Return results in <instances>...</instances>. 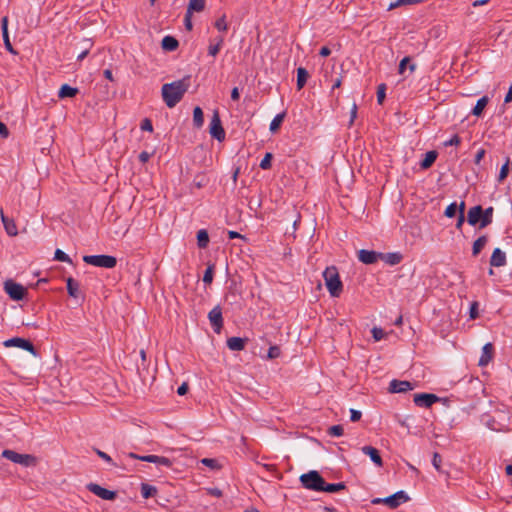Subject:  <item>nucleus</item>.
Returning a JSON list of instances; mask_svg holds the SVG:
<instances>
[{"label": "nucleus", "instance_id": "nucleus-1", "mask_svg": "<svg viewBox=\"0 0 512 512\" xmlns=\"http://www.w3.org/2000/svg\"><path fill=\"white\" fill-rule=\"evenodd\" d=\"M190 79V75H186L180 80L163 84L161 95L167 107L173 108L182 100L190 87Z\"/></svg>", "mask_w": 512, "mask_h": 512}, {"label": "nucleus", "instance_id": "nucleus-2", "mask_svg": "<svg viewBox=\"0 0 512 512\" xmlns=\"http://www.w3.org/2000/svg\"><path fill=\"white\" fill-rule=\"evenodd\" d=\"M325 285L332 297H339L343 291L338 269L335 266L327 267L323 272Z\"/></svg>", "mask_w": 512, "mask_h": 512}, {"label": "nucleus", "instance_id": "nucleus-3", "mask_svg": "<svg viewBox=\"0 0 512 512\" xmlns=\"http://www.w3.org/2000/svg\"><path fill=\"white\" fill-rule=\"evenodd\" d=\"M2 457L23 467H34L38 462L37 458L31 454H21L10 449L3 450Z\"/></svg>", "mask_w": 512, "mask_h": 512}, {"label": "nucleus", "instance_id": "nucleus-4", "mask_svg": "<svg viewBox=\"0 0 512 512\" xmlns=\"http://www.w3.org/2000/svg\"><path fill=\"white\" fill-rule=\"evenodd\" d=\"M303 487L309 490L322 491L324 479L318 471L312 470L300 476Z\"/></svg>", "mask_w": 512, "mask_h": 512}, {"label": "nucleus", "instance_id": "nucleus-5", "mask_svg": "<svg viewBox=\"0 0 512 512\" xmlns=\"http://www.w3.org/2000/svg\"><path fill=\"white\" fill-rule=\"evenodd\" d=\"M83 261L89 265L103 268H114L117 264V259L110 255H85Z\"/></svg>", "mask_w": 512, "mask_h": 512}, {"label": "nucleus", "instance_id": "nucleus-6", "mask_svg": "<svg viewBox=\"0 0 512 512\" xmlns=\"http://www.w3.org/2000/svg\"><path fill=\"white\" fill-rule=\"evenodd\" d=\"M409 496L404 491H397L393 495L385 498H375L372 500L373 504L384 503L391 509L399 507L402 503L409 501Z\"/></svg>", "mask_w": 512, "mask_h": 512}, {"label": "nucleus", "instance_id": "nucleus-7", "mask_svg": "<svg viewBox=\"0 0 512 512\" xmlns=\"http://www.w3.org/2000/svg\"><path fill=\"white\" fill-rule=\"evenodd\" d=\"M3 288L8 296L14 301L23 300L27 294L26 288L23 285L16 283L12 279L6 280L4 282Z\"/></svg>", "mask_w": 512, "mask_h": 512}, {"label": "nucleus", "instance_id": "nucleus-8", "mask_svg": "<svg viewBox=\"0 0 512 512\" xmlns=\"http://www.w3.org/2000/svg\"><path fill=\"white\" fill-rule=\"evenodd\" d=\"M211 136L218 141H223L225 139V130L222 126L219 112L217 110L214 111L211 122H210V130Z\"/></svg>", "mask_w": 512, "mask_h": 512}, {"label": "nucleus", "instance_id": "nucleus-9", "mask_svg": "<svg viewBox=\"0 0 512 512\" xmlns=\"http://www.w3.org/2000/svg\"><path fill=\"white\" fill-rule=\"evenodd\" d=\"M3 345L5 347L21 348L23 350L30 352L32 355L37 356V352H36L33 344L29 340L24 339V338L14 337V338L4 341Z\"/></svg>", "mask_w": 512, "mask_h": 512}, {"label": "nucleus", "instance_id": "nucleus-10", "mask_svg": "<svg viewBox=\"0 0 512 512\" xmlns=\"http://www.w3.org/2000/svg\"><path fill=\"white\" fill-rule=\"evenodd\" d=\"M128 457H130L132 459H137V460H140V461H145V462L155 463V464H158V465H163V466H166V467H170L172 465V461L169 458L162 457V456H157V455H144V456H141V455L135 454L133 452H130V453H128Z\"/></svg>", "mask_w": 512, "mask_h": 512}, {"label": "nucleus", "instance_id": "nucleus-11", "mask_svg": "<svg viewBox=\"0 0 512 512\" xmlns=\"http://www.w3.org/2000/svg\"><path fill=\"white\" fill-rule=\"evenodd\" d=\"M86 488L88 491L104 500L112 501L117 497V493L115 491L103 488L96 483H89L87 484Z\"/></svg>", "mask_w": 512, "mask_h": 512}, {"label": "nucleus", "instance_id": "nucleus-12", "mask_svg": "<svg viewBox=\"0 0 512 512\" xmlns=\"http://www.w3.org/2000/svg\"><path fill=\"white\" fill-rule=\"evenodd\" d=\"M208 319L211 323V326L216 333H220L221 329L223 327V316H222V310L220 306L214 307L209 313H208Z\"/></svg>", "mask_w": 512, "mask_h": 512}, {"label": "nucleus", "instance_id": "nucleus-13", "mask_svg": "<svg viewBox=\"0 0 512 512\" xmlns=\"http://www.w3.org/2000/svg\"><path fill=\"white\" fill-rule=\"evenodd\" d=\"M440 399L435 394L430 393H419L414 395V403L419 407L429 408Z\"/></svg>", "mask_w": 512, "mask_h": 512}, {"label": "nucleus", "instance_id": "nucleus-14", "mask_svg": "<svg viewBox=\"0 0 512 512\" xmlns=\"http://www.w3.org/2000/svg\"><path fill=\"white\" fill-rule=\"evenodd\" d=\"M414 389V385L406 380L393 379L390 384L388 391L390 393H404Z\"/></svg>", "mask_w": 512, "mask_h": 512}, {"label": "nucleus", "instance_id": "nucleus-15", "mask_svg": "<svg viewBox=\"0 0 512 512\" xmlns=\"http://www.w3.org/2000/svg\"><path fill=\"white\" fill-rule=\"evenodd\" d=\"M381 256V252L361 249L358 251V259L364 264H374Z\"/></svg>", "mask_w": 512, "mask_h": 512}, {"label": "nucleus", "instance_id": "nucleus-16", "mask_svg": "<svg viewBox=\"0 0 512 512\" xmlns=\"http://www.w3.org/2000/svg\"><path fill=\"white\" fill-rule=\"evenodd\" d=\"M0 216H1V221L3 223L5 232L9 236H11V237L17 236L18 235V229H17V226H16V223H15L14 219L9 218L8 216H6L4 214V212H3V209H0Z\"/></svg>", "mask_w": 512, "mask_h": 512}, {"label": "nucleus", "instance_id": "nucleus-17", "mask_svg": "<svg viewBox=\"0 0 512 512\" xmlns=\"http://www.w3.org/2000/svg\"><path fill=\"white\" fill-rule=\"evenodd\" d=\"M481 214H483V208L481 205L471 207L467 213V222L471 226H475L481 221Z\"/></svg>", "mask_w": 512, "mask_h": 512}, {"label": "nucleus", "instance_id": "nucleus-18", "mask_svg": "<svg viewBox=\"0 0 512 512\" xmlns=\"http://www.w3.org/2000/svg\"><path fill=\"white\" fill-rule=\"evenodd\" d=\"M494 356V347L492 343H486L482 348V354L479 359L478 365L481 367L487 366L489 362L493 359Z\"/></svg>", "mask_w": 512, "mask_h": 512}, {"label": "nucleus", "instance_id": "nucleus-19", "mask_svg": "<svg viewBox=\"0 0 512 512\" xmlns=\"http://www.w3.org/2000/svg\"><path fill=\"white\" fill-rule=\"evenodd\" d=\"M505 264L506 254L500 248H495L490 258V265L492 267H502Z\"/></svg>", "mask_w": 512, "mask_h": 512}, {"label": "nucleus", "instance_id": "nucleus-20", "mask_svg": "<svg viewBox=\"0 0 512 512\" xmlns=\"http://www.w3.org/2000/svg\"><path fill=\"white\" fill-rule=\"evenodd\" d=\"M361 450L365 455H368L370 457L371 461L374 464H376L378 467H381L383 465V461L380 456V453L376 448H374L372 446H364V447H362Z\"/></svg>", "mask_w": 512, "mask_h": 512}, {"label": "nucleus", "instance_id": "nucleus-21", "mask_svg": "<svg viewBox=\"0 0 512 512\" xmlns=\"http://www.w3.org/2000/svg\"><path fill=\"white\" fill-rule=\"evenodd\" d=\"M482 421L489 429H491L493 431L500 432V431H504L506 428V425L504 423L497 421L495 419V417H492L489 415L483 416Z\"/></svg>", "mask_w": 512, "mask_h": 512}, {"label": "nucleus", "instance_id": "nucleus-22", "mask_svg": "<svg viewBox=\"0 0 512 512\" xmlns=\"http://www.w3.org/2000/svg\"><path fill=\"white\" fill-rule=\"evenodd\" d=\"M247 342L246 338L231 337L227 339V347L232 351H242Z\"/></svg>", "mask_w": 512, "mask_h": 512}, {"label": "nucleus", "instance_id": "nucleus-23", "mask_svg": "<svg viewBox=\"0 0 512 512\" xmlns=\"http://www.w3.org/2000/svg\"><path fill=\"white\" fill-rule=\"evenodd\" d=\"M403 259V255L399 252L381 253L380 260L385 263L394 266L399 264Z\"/></svg>", "mask_w": 512, "mask_h": 512}, {"label": "nucleus", "instance_id": "nucleus-24", "mask_svg": "<svg viewBox=\"0 0 512 512\" xmlns=\"http://www.w3.org/2000/svg\"><path fill=\"white\" fill-rule=\"evenodd\" d=\"M493 213H494V208L492 206H490L486 209H483V214H481L482 216H481L479 229L486 228L487 226H489L492 223Z\"/></svg>", "mask_w": 512, "mask_h": 512}, {"label": "nucleus", "instance_id": "nucleus-25", "mask_svg": "<svg viewBox=\"0 0 512 512\" xmlns=\"http://www.w3.org/2000/svg\"><path fill=\"white\" fill-rule=\"evenodd\" d=\"M161 46L165 51H174L178 48V40L172 36H165L162 39Z\"/></svg>", "mask_w": 512, "mask_h": 512}, {"label": "nucleus", "instance_id": "nucleus-26", "mask_svg": "<svg viewBox=\"0 0 512 512\" xmlns=\"http://www.w3.org/2000/svg\"><path fill=\"white\" fill-rule=\"evenodd\" d=\"M437 156H438V153L436 151H434V150L428 151L425 154L424 159L421 161L420 167L422 169L430 168L433 165V163L435 162V160L437 159Z\"/></svg>", "mask_w": 512, "mask_h": 512}, {"label": "nucleus", "instance_id": "nucleus-27", "mask_svg": "<svg viewBox=\"0 0 512 512\" xmlns=\"http://www.w3.org/2000/svg\"><path fill=\"white\" fill-rule=\"evenodd\" d=\"M78 92L79 91L77 88L71 87L68 84H63L58 92V97L61 99L67 98V97L71 98V97L76 96Z\"/></svg>", "mask_w": 512, "mask_h": 512}, {"label": "nucleus", "instance_id": "nucleus-28", "mask_svg": "<svg viewBox=\"0 0 512 512\" xmlns=\"http://www.w3.org/2000/svg\"><path fill=\"white\" fill-rule=\"evenodd\" d=\"M488 242V237L486 235H482L479 238H477L472 246V255L477 256L481 250L485 247V245Z\"/></svg>", "mask_w": 512, "mask_h": 512}, {"label": "nucleus", "instance_id": "nucleus-29", "mask_svg": "<svg viewBox=\"0 0 512 512\" xmlns=\"http://www.w3.org/2000/svg\"><path fill=\"white\" fill-rule=\"evenodd\" d=\"M67 292L69 296L77 298L79 296V283L72 277L67 278Z\"/></svg>", "mask_w": 512, "mask_h": 512}, {"label": "nucleus", "instance_id": "nucleus-30", "mask_svg": "<svg viewBox=\"0 0 512 512\" xmlns=\"http://www.w3.org/2000/svg\"><path fill=\"white\" fill-rule=\"evenodd\" d=\"M205 0H190L187 11L189 14H193V12H201L205 9Z\"/></svg>", "mask_w": 512, "mask_h": 512}, {"label": "nucleus", "instance_id": "nucleus-31", "mask_svg": "<svg viewBox=\"0 0 512 512\" xmlns=\"http://www.w3.org/2000/svg\"><path fill=\"white\" fill-rule=\"evenodd\" d=\"M308 77H309V74L305 68L299 67L297 69V89L298 90H301L305 86Z\"/></svg>", "mask_w": 512, "mask_h": 512}, {"label": "nucleus", "instance_id": "nucleus-32", "mask_svg": "<svg viewBox=\"0 0 512 512\" xmlns=\"http://www.w3.org/2000/svg\"><path fill=\"white\" fill-rule=\"evenodd\" d=\"M489 102V98L487 96H483L481 97L480 99H478L476 105L474 106L473 110H472V114L474 116H480L484 110V108L486 107V105L488 104Z\"/></svg>", "mask_w": 512, "mask_h": 512}, {"label": "nucleus", "instance_id": "nucleus-33", "mask_svg": "<svg viewBox=\"0 0 512 512\" xmlns=\"http://www.w3.org/2000/svg\"><path fill=\"white\" fill-rule=\"evenodd\" d=\"M157 494V488L147 483L141 484V495L143 498L148 499Z\"/></svg>", "mask_w": 512, "mask_h": 512}, {"label": "nucleus", "instance_id": "nucleus-34", "mask_svg": "<svg viewBox=\"0 0 512 512\" xmlns=\"http://www.w3.org/2000/svg\"><path fill=\"white\" fill-rule=\"evenodd\" d=\"M209 243V235L205 229H201L197 232V244L199 248H206Z\"/></svg>", "mask_w": 512, "mask_h": 512}, {"label": "nucleus", "instance_id": "nucleus-35", "mask_svg": "<svg viewBox=\"0 0 512 512\" xmlns=\"http://www.w3.org/2000/svg\"><path fill=\"white\" fill-rule=\"evenodd\" d=\"M204 123V115L202 109L197 106L193 110V124L195 127L200 128Z\"/></svg>", "mask_w": 512, "mask_h": 512}, {"label": "nucleus", "instance_id": "nucleus-36", "mask_svg": "<svg viewBox=\"0 0 512 512\" xmlns=\"http://www.w3.org/2000/svg\"><path fill=\"white\" fill-rule=\"evenodd\" d=\"M285 116H286V113L282 112L280 114H277L273 118V120L270 123V127H269V129L272 133L276 132L280 128L282 122L284 121Z\"/></svg>", "mask_w": 512, "mask_h": 512}, {"label": "nucleus", "instance_id": "nucleus-37", "mask_svg": "<svg viewBox=\"0 0 512 512\" xmlns=\"http://www.w3.org/2000/svg\"><path fill=\"white\" fill-rule=\"evenodd\" d=\"M345 487L346 486H345V484L343 482L327 484L324 481V485H323L322 491L323 492H328V493H334V492H338L340 490L345 489Z\"/></svg>", "mask_w": 512, "mask_h": 512}, {"label": "nucleus", "instance_id": "nucleus-38", "mask_svg": "<svg viewBox=\"0 0 512 512\" xmlns=\"http://www.w3.org/2000/svg\"><path fill=\"white\" fill-rule=\"evenodd\" d=\"M214 276V264H209L203 275V282L205 284H211Z\"/></svg>", "mask_w": 512, "mask_h": 512}, {"label": "nucleus", "instance_id": "nucleus-39", "mask_svg": "<svg viewBox=\"0 0 512 512\" xmlns=\"http://www.w3.org/2000/svg\"><path fill=\"white\" fill-rule=\"evenodd\" d=\"M432 465L439 473H446L442 469V457L439 453L435 452L432 458Z\"/></svg>", "mask_w": 512, "mask_h": 512}, {"label": "nucleus", "instance_id": "nucleus-40", "mask_svg": "<svg viewBox=\"0 0 512 512\" xmlns=\"http://www.w3.org/2000/svg\"><path fill=\"white\" fill-rule=\"evenodd\" d=\"M344 433L342 425H333L328 428V434L333 437H340Z\"/></svg>", "mask_w": 512, "mask_h": 512}, {"label": "nucleus", "instance_id": "nucleus-41", "mask_svg": "<svg viewBox=\"0 0 512 512\" xmlns=\"http://www.w3.org/2000/svg\"><path fill=\"white\" fill-rule=\"evenodd\" d=\"M54 259L61 262L72 263L71 258L60 249L55 251Z\"/></svg>", "mask_w": 512, "mask_h": 512}, {"label": "nucleus", "instance_id": "nucleus-42", "mask_svg": "<svg viewBox=\"0 0 512 512\" xmlns=\"http://www.w3.org/2000/svg\"><path fill=\"white\" fill-rule=\"evenodd\" d=\"M509 158H507L506 162L502 165L501 169H500V173H499V176H498V181L499 182H502L507 176H508V173H509Z\"/></svg>", "mask_w": 512, "mask_h": 512}, {"label": "nucleus", "instance_id": "nucleus-43", "mask_svg": "<svg viewBox=\"0 0 512 512\" xmlns=\"http://www.w3.org/2000/svg\"><path fill=\"white\" fill-rule=\"evenodd\" d=\"M201 463L213 470H216V469H219L220 468V465L218 463V461L216 459H212V458H203L201 460Z\"/></svg>", "mask_w": 512, "mask_h": 512}, {"label": "nucleus", "instance_id": "nucleus-44", "mask_svg": "<svg viewBox=\"0 0 512 512\" xmlns=\"http://www.w3.org/2000/svg\"><path fill=\"white\" fill-rule=\"evenodd\" d=\"M386 97V85L384 83L380 84L377 88V102L382 104Z\"/></svg>", "mask_w": 512, "mask_h": 512}, {"label": "nucleus", "instance_id": "nucleus-45", "mask_svg": "<svg viewBox=\"0 0 512 512\" xmlns=\"http://www.w3.org/2000/svg\"><path fill=\"white\" fill-rule=\"evenodd\" d=\"M272 154L266 153L264 158L260 162V168L263 170H267L271 168V160H272Z\"/></svg>", "mask_w": 512, "mask_h": 512}, {"label": "nucleus", "instance_id": "nucleus-46", "mask_svg": "<svg viewBox=\"0 0 512 512\" xmlns=\"http://www.w3.org/2000/svg\"><path fill=\"white\" fill-rule=\"evenodd\" d=\"M215 28L219 31H227L228 25L226 23V17L225 15L218 18L215 22Z\"/></svg>", "mask_w": 512, "mask_h": 512}, {"label": "nucleus", "instance_id": "nucleus-47", "mask_svg": "<svg viewBox=\"0 0 512 512\" xmlns=\"http://www.w3.org/2000/svg\"><path fill=\"white\" fill-rule=\"evenodd\" d=\"M456 212H457V204L454 202L446 207L444 215L448 218H453L456 215Z\"/></svg>", "mask_w": 512, "mask_h": 512}, {"label": "nucleus", "instance_id": "nucleus-48", "mask_svg": "<svg viewBox=\"0 0 512 512\" xmlns=\"http://www.w3.org/2000/svg\"><path fill=\"white\" fill-rule=\"evenodd\" d=\"M281 354V350H280V347L277 346V345H274V346H271L269 349H268V358L269 359H276L280 356Z\"/></svg>", "mask_w": 512, "mask_h": 512}, {"label": "nucleus", "instance_id": "nucleus-49", "mask_svg": "<svg viewBox=\"0 0 512 512\" xmlns=\"http://www.w3.org/2000/svg\"><path fill=\"white\" fill-rule=\"evenodd\" d=\"M371 333H372V336L374 338L375 341H380L384 338L385 336V332L383 331V329L381 328H378V327H374L372 330H371Z\"/></svg>", "mask_w": 512, "mask_h": 512}, {"label": "nucleus", "instance_id": "nucleus-50", "mask_svg": "<svg viewBox=\"0 0 512 512\" xmlns=\"http://www.w3.org/2000/svg\"><path fill=\"white\" fill-rule=\"evenodd\" d=\"M95 452L96 454L101 458L103 459L104 461H106L107 463H110L114 466H119V464L113 462L112 458L105 452L99 450V449H95Z\"/></svg>", "mask_w": 512, "mask_h": 512}, {"label": "nucleus", "instance_id": "nucleus-51", "mask_svg": "<svg viewBox=\"0 0 512 512\" xmlns=\"http://www.w3.org/2000/svg\"><path fill=\"white\" fill-rule=\"evenodd\" d=\"M141 129L143 131H148V132H152L153 131V126H152V122L150 119L148 118H145L142 122H141Z\"/></svg>", "mask_w": 512, "mask_h": 512}, {"label": "nucleus", "instance_id": "nucleus-52", "mask_svg": "<svg viewBox=\"0 0 512 512\" xmlns=\"http://www.w3.org/2000/svg\"><path fill=\"white\" fill-rule=\"evenodd\" d=\"M1 30H2V37H7L8 34V18L7 16H4L1 19Z\"/></svg>", "mask_w": 512, "mask_h": 512}, {"label": "nucleus", "instance_id": "nucleus-53", "mask_svg": "<svg viewBox=\"0 0 512 512\" xmlns=\"http://www.w3.org/2000/svg\"><path fill=\"white\" fill-rule=\"evenodd\" d=\"M461 143V138L456 134L450 140L444 142L445 146H458Z\"/></svg>", "mask_w": 512, "mask_h": 512}, {"label": "nucleus", "instance_id": "nucleus-54", "mask_svg": "<svg viewBox=\"0 0 512 512\" xmlns=\"http://www.w3.org/2000/svg\"><path fill=\"white\" fill-rule=\"evenodd\" d=\"M86 42V47L85 49L77 56V60L79 61H82L89 53V49L91 47V43L89 42V40H85Z\"/></svg>", "mask_w": 512, "mask_h": 512}, {"label": "nucleus", "instance_id": "nucleus-55", "mask_svg": "<svg viewBox=\"0 0 512 512\" xmlns=\"http://www.w3.org/2000/svg\"><path fill=\"white\" fill-rule=\"evenodd\" d=\"M410 57H404L399 64L398 72L399 74H403L405 72L407 64L410 62Z\"/></svg>", "mask_w": 512, "mask_h": 512}, {"label": "nucleus", "instance_id": "nucleus-56", "mask_svg": "<svg viewBox=\"0 0 512 512\" xmlns=\"http://www.w3.org/2000/svg\"><path fill=\"white\" fill-rule=\"evenodd\" d=\"M478 317V303L473 302L470 307V318L476 319Z\"/></svg>", "mask_w": 512, "mask_h": 512}, {"label": "nucleus", "instance_id": "nucleus-57", "mask_svg": "<svg viewBox=\"0 0 512 512\" xmlns=\"http://www.w3.org/2000/svg\"><path fill=\"white\" fill-rule=\"evenodd\" d=\"M191 18H192V14H189L188 12H186L185 17H184V25L187 30H192V28H193Z\"/></svg>", "mask_w": 512, "mask_h": 512}, {"label": "nucleus", "instance_id": "nucleus-58", "mask_svg": "<svg viewBox=\"0 0 512 512\" xmlns=\"http://www.w3.org/2000/svg\"><path fill=\"white\" fill-rule=\"evenodd\" d=\"M3 41H4V45H5V48L12 54H17V52L14 50L11 42H10V39H9V35H7V37H3Z\"/></svg>", "mask_w": 512, "mask_h": 512}, {"label": "nucleus", "instance_id": "nucleus-59", "mask_svg": "<svg viewBox=\"0 0 512 512\" xmlns=\"http://www.w3.org/2000/svg\"><path fill=\"white\" fill-rule=\"evenodd\" d=\"M350 413H351L350 420L352 422H357L361 419L362 413L360 411L351 409Z\"/></svg>", "mask_w": 512, "mask_h": 512}, {"label": "nucleus", "instance_id": "nucleus-60", "mask_svg": "<svg viewBox=\"0 0 512 512\" xmlns=\"http://www.w3.org/2000/svg\"><path fill=\"white\" fill-rule=\"evenodd\" d=\"M357 109L358 108H357L356 103H353L352 108H351V112H350L349 126H351L354 123V120L357 117Z\"/></svg>", "mask_w": 512, "mask_h": 512}, {"label": "nucleus", "instance_id": "nucleus-61", "mask_svg": "<svg viewBox=\"0 0 512 512\" xmlns=\"http://www.w3.org/2000/svg\"><path fill=\"white\" fill-rule=\"evenodd\" d=\"M188 389H189L188 384H187L186 382H184V383H182V384L178 387V389H177V393H178V395L183 396V395H185V394L188 392Z\"/></svg>", "mask_w": 512, "mask_h": 512}, {"label": "nucleus", "instance_id": "nucleus-62", "mask_svg": "<svg viewBox=\"0 0 512 512\" xmlns=\"http://www.w3.org/2000/svg\"><path fill=\"white\" fill-rule=\"evenodd\" d=\"M220 49H221V47H219L216 44L210 45L209 48H208V53H209V55L214 57V56H216L219 53Z\"/></svg>", "mask_w": 512, "mask_h": 512}, {"label": "nucleus", "instance_id": "nucleus-63", "mask_svg": "<svg viewBox=\"0 0 512 512\" xmlns=\"http://www.w3.org/2000/svg\"><path fill=\"white\" fill-rule=\"evenodd\" d=\"M484 156H485V150L479 149L475 155V159H474L475 164L478 165L481 162V160L484 158Z\"/></svg>", "mask_w": 512, "mask_h": 512}, {"label": "nucleus", "instance_id": "nucleus-64", "mask_svg": "<svg viewBox=\"0 0 512 512\" xmlns=\"http://www.w3.org/2000/svg\"><path fill=\"white\" fill-rule=\"evenodd\" d=\"M464 222H465V214L459 213L457 222H456V229L461 230Z\"/></svg>", "mask_w": 512, "mask_h": 512}]
</instances>
